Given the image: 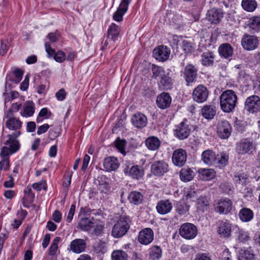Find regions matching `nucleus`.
<instances>
[{"label": "nucleus", "mask_w": 260, "mask_h": 260, "mask_svg": "<svg viewBox=\"0 0 260 260\" xmlns=\"http://www.w3.org/2000/svg\"><path fill=\"white\" fill-rule=\"evenodd\" d=\"M169 165L165 160H157L151 166V172L156 176H161L169 171Z\"/></svg>", "instance_id": "nucleus-14"}, {"label": "nucleus", "mask_w": 260, "mask_h": 260, "mask_svg": "<svg viewBox=\"0 0 260 260\" xmlns=\"http://www.w3.org/2000/svg\"><path fill=\"white\" fill-rule=\"evenodd\" d=\"M187 160V153L182 148L174 150L172 154V160L173 164L177 167H181L185 164Z\"/></svg>", "instance_id": "nucleus-16"}, {"label": "nucleus", "mask_w": 260, "mask_h": 260, "mask_svg": "<svg viewBox=\"0 0 260 260\" xmlns=\"http://www.w3.org/2000/svg\"><path fill=\"white\" fill-rule=\"evenodd\" d=\"M162 255V251L159 246H154L149 249V256L152 260L159 259Z\"/></svg>", "instance_id": "nucleus-44"}, {"label": "nucleus", "mask_w": 260, "mask_h": 260, "mask_svg": "<svg viewBox=\"0 0 260 260\" xmlns=\"http://www.w3.org/2000/svg\"><path fill=\"white\" fill-rule=\"evenodd\" d=\"M195 175L194 171L189 168H184L180 171V178L181 181L187 182L191 181Z\"/></svg>", "instance_id": "nucleus-28"}, {"label": "nucleus", "mask_w": 260, "mask_h": 260, "mask_svg": "<svg viewBox=\"0 0 260 260\" xmlns=\"http://www.w3.org/2000/svg\"><path fill=\"white\" fill-rule=\"evenodd\" d=\"M49 128L50 125L48 124H44L38 126L37 133L38 135H41L47 132Z\"/></svg>", "instance_id": "nucleus-58"}, {"label": "nucleus", "mask_w": 260, "mask_h": 260, "mask_svg": "<svg viewBox=\"0 0 260 260\" xmlns=\"http://www.w3.org/2000/svg\"><path fill=\"white\" fill-rule=\"evenodd\" d=\"M99 189L105 193H108L110 190L109 183L106 181L100 182Z\"/></svg>", "instance_id": "nucleus-55"}, {"label": "nucleus", "mask_w": 260, "mask_h": 260, "mask_svg": "<svg viewBox=\"0 0 260 260\" xmlns=\"http://www.w3.org/2000/svg\"><path fill=\"white\" fill-rule=\"evenodd\" d=\"M10 162L9 158H4L0 161V169L7 171L9 169Z\"/></svg>", "instance_id": "nucleus-56"}, {"label": "nucleus", "mask_w": 260, "mask_h": 260, "mask_svg": "<svg viewBox=\"0 0 260 260\" xmlns=\"http://www.w3.org/2000/svg\"><path fill=\"white\" fill-rule=\"evenodd\" d=\"M93 223L92 227L93 231L92 234L95 236H99L102 233L104 225L100 220L96 219H95Z\"/></svg>", "instance_id": "nucleus-48"}, {"label": "nucleus", "mask_w": 260, "mask_h": 260, "mask_svg": "<svg viewBox=\"0 0 260 260\" xmlns=\"http://www.w3.org/2000/svg\"><path fill=\"white\" fill-rule=\"evenodd\" d=\"M21 107H22L21 104H20V103L18 104L17 103H15L12 105L11 108H10L7 111H11V115H14V113L19 111V110L21 109Z\"/></svg>", "instance_id": "nucleus-62"}, {"label": "nucleus", "mask_w": 260, "mask_h": 260, "mask_svg": "<svg viewBox=\"0 0 260 260\" xmlns=\"http://www.w3.org/2000/svg\"><path fill=\"white\" fill-rule=\"evenodd\" d=\"M95 219L93 218H82L78 223V227L84 231H89L92 229L93 222Z\"/></svg>", "instance_id": "nucleus-33"}, {"label": "nucleus", "mask_w": 260, "mask_h": 260, "mask_svg": "<svg viewBox=\"0 0 260 260\" xmlns=\"http://www.w3.org/2000/svg\"><path fill=\"white\" fill-rule=\"evenodd\" d=\"M209 205V199L206 196L200 197L198 199L196 204L197 208L202 211L207 210Z\"/></svg>", "instance_id": "nucleus-38"}, {"label": "nucleus", "mask_w": 260, "mask_h": 260, "mask_svg": "<svg viewBox=\"0 0 260 260\" xmlns=\"http://www.w3.org/2000/svg\"><path fill=\"white\" fill-rule=\"evenodd\" d=\"M223 17V12L220 9H211L208 11L207 14V19L213 24L218 23Z\"/></svg>", "instance_id": "nucleus-23"}, {"label": "nucleus", "mask_w": 260, "mask_h": 260, "mask_svg": "<svg viewBox=\"0 0 260 260\" xmlns=\"http://www.w3.org/2000/svg\"><path fill=\"white\" fill-rule=\"evenodd\" d=\"M187 85L196 81L198 75L197 68L192 64H187L182 71Z\"/></svg>", "instance_id": "nucleus-12"}, {"label": "nucleus", "mask_w": 260, "mask_h": 260, "mask_svg": "<svg viewBox=\"0 0 260 260\" xmlns=\"http://www.w3.org/2000/svg\"><path fill=\"white\" fill-rule=\"evenodd\" d=\"M217 233L220 237H229L231 234V224L228 221L219 220L217 222Z\"/></svg>", "instance_id": "nucleus-18"}, {"label": "nucleus", "mask_w": 260, "mask_h": 260, "mask_svg": "<svg viewBox=\"0 0 260 260\" xmlns=\"http://www.w3.org/2000/svg\"><path fill=\"white\" fill-rule=\"evenodd\" d=\"M45 50L47 53L48 57H51L52 56H54L55 54V51L54 49L51 48L50 46V44L49 43L46 42L45 44Z\"/></svg>", "instance_id": "nucleus-60"}, {"label": "nucleus", "mask_w": 260, "mask_h": 260, "mask_svg": "<svg viewBox=\"0 0 260 260\" xmlns=\"http://www.w3.org/2000/svg\"><path fill=\"white\" fill-rule=\"evenodd\" d=\"M132 124L135 127L141 129L145 127L147 123L146 116L141 112H137L133 115L131 118Z\"/></svg>", "instance_id": "nucleus-22"}, {"label": "nucleus", "mask_w": 260, "mask_h": 260, "mask_svg": "<svg viewBox=\"0 0 260 260\" xmlns=\"http://www.w3.org/2000/svg\"><path fill=\"white\" fill-rule=\"evenodd\" d=\"M229 156L225 153H221L220 157L219 158L218 163L220 165V167L225 166L228 162Z\"/></svg>", "instance_id": "nucleus-54"}, {"label": "nucleus", "mask_w": 260, "mask_h": 260, "mask_svg": "<svg viewBox=\"0 0 260 260\" xmlns=\"http://www.w3.org/2000/svg\"><path fill=\"white\" fill-rule=\"evenodd\" d=\"M232 127L228 121L224 120L218 122L217 133L222 139H226L231 135Z\"/></svg>", "instance_id": "nucleus-20"}, {"label": "nucleus", "mask_w": 260, "mask_h": 260, "mask_svg": "<svg viewBox=\"0 0 260 260\" xmlns=\"http://www.w3.org/2000/svg\"><path fill=\"white\" fill-rule=\"evenodd\" d=\"M126 12V11L118 8L113 16V19L116 21H121L123 19V16Z\"/></svg>", "instance_id": "nucleus-51"}, {"label": "nucleus", "mask_w": 260, "mask_h": 260, "mask_svg": "<svg viewBox=\"0 0 260 260\" xmlns=\"http://www.w3.org/2000/svg\"><path fill=\"white\" fill-rule=\"evenodd\" d=\"M60 135V132H58L56 128L51 129L48 132V138L50 140H53Z\"/></svg>", "instance_id": "nucleus-57"}, {"label": "nucleus", "mask_w": 260, "mask_h": 260, "mask_svg": "<svg viewBox=\"0 0 260 260\" xmlns=\"http://www.w3.org/2000/svg\"><path fill=\"white\" fill-rule=\"evenodd\" d=\"M216 108L212 105L204 106L202 109L203 116L207 119H212L216 114Z\"/></svg>", "instance_id": "nucleus-32"}, {"label": "nucleus", "mask_w": 260, "mask_h": 260, "mask_svg": "<svg viewBox=\"0 0 260 260\" xmlns=\"http://www.w3.org/2000/svg\"><path fill=\"white\" fill-rule=\"evenodd\" d=\"M129 221L127 216H121L114 224L112 231V236L114 238H119L125 235L129 229Z\"/></svg>", "instance_id": "nucleus-4"}, {"label": "nucleus", "mask_w": 260, "mask_h": 260, "mask_svg": "<svg viewBox=\"0 0 260 260\" xmlns=\"http://www.w3.org/2000/svg\"><path fill=\"white\" fill-rule=\"evenodd\" d=\"M173 206L171 202L168 200H161L158 202L156 208L157 212L162 215L166 214L169 213Z\"/></svg>", "instance_id": "nucleus-26"}, {"label": "nucleus", "mask_w": 260, "mask_h": 260, "mask_svg": "<svg viewBox=\"0 0 260 260\" xmlns=\"http://www.w3.org/2000/svg\"><path fill=\"white\" fill-rule=\"evenodd\" d=\"M152 72L154 78H159L158 83L159 88L162 90H169L172 88L174 79L171 70H165L161 67L152 64Z\"/></svg>", "instance_id": "nucleus-1"}, {"label": "nucleus", "mask_w": 260, "mask_h": 260, "mask_svg": "<svg viewBox=\"0 0 260 260\" xmlns=\"http://www.w3.org/2000/svg\"><path fill=\"white\" fill-rule=\"evenodd\" d=\"M182 48L185 53L188 54L194 51L195 47L192 42L187 40H183Z\"/></svg>", "instance_id": "nucleus-47"}, {"label": "nucleus", "mask_w": 260, "mask_h": 260, "mask_svg": "<svg viewBox=\"0 0 260 260\" xmlns=\"http://www.w3.org/2000/svg\"><path fill=\"white\" fill-rule=\"evenodd\" d=\"M86 243L83 239H76L73 240L70 244L68 250L75 253H80L85 251Z\"/></svg>", "instance_id": "nucleus-21"}, {"label": "nucleus", "mask_w": 260, "mask_h": 260, "mask_svg": "<svg viewBox=\"0 0 260 260\" xmlns=\"http://www.w3.org/2000/svg\"><path fill=\"white\" fill-rule=\"evenodd\" d=\"M218 52L219 55L224 59L231 58L234 54V48L228 43L221 44L218 47Z\"/></svg>", "instance_id": "nucleus-24"}, {"label": "nucleus", "mask_w": 260, "mask_h": 260, "mask_svg": "<svg viewBox=\"0 0 260 260\" xmlns=\"http://www.w3.org/2000/svg\"><path fill=\"white\" fill-rule=\"evenodd\" d=\"M233 202L229 198H221L214 203V211L220 214H227L232 210Z\"/></svg>", "instance_id": "nucleus-5"}, {"label": "nucleus", "mask_w": 260, "mask_h": 260, "mask_svg": "<svg viewBox=\"0 0 260 260\" xmlns=\"http://www.w3.org/2000/svg\"><path fill=\"white\" fill-rule=\"evenodd\" d=\"M120 29L115 23H112L108 29V38L115 41L119 36Z\"/></svg>", "instance_id": "nucleus-37"}, {"label": "nucleus", "mask_w": 260, "mask_h": 260, "mask_svg": "<svg viewBox=\"0 0 260 260\" xmlns=\"http://www.w3.org/2000/svg\"><path fill=\"white\" fill-rule=\"evenodd\" d=\"M214 58V55L212 52H204L201 55V62L205 66H209L213 64Z\"/></svg>", "instance_id": "nucleus-36"}, {"label": "nucleus", "mask_w": 260, "mask_h": 260, "mask_svg": "<svg viewBox=\"0 0 260 260\" xmlns=\"http://www.w3.org/2000/svg\"><path fill=\"white\" fill-rule=\"evenodd\" d=\"M67 93L63 88L59 90L55 94L57 99L59 101H63L66 97Z\"/></svg>", "instance_id": "nucleus-64"}, {"label": "nucleus", "mask_w": 260, "mask_h": 260, "mask_svg": "<svg viewBox=\"0 0 260 260\" xmlns=\"http://www.w3.org/2000/svg\"><path fill=\"white\" fill-rule=\"evenodd\" d=\"M4 117L7 119L6 122V127L10 130L15 131V132H20L22 127V122L14 117V115H11V111H6L5 112Z\"/></svg>", "instance_id": "nucleus-10"}, {"label": "nucleus", "mask_w": 260, "mask_h": 260, "mask_svg": "<svg viewBox=\"0 0 260 260\" xmlns=\"http://www.w3.org/2000/svg\"><path fill=\"white\" fill-rule=\"evenodd\" d=\"M241 6L246 11L253 12L257 8V2L255 0H242Z\"/></svg>", "instance_id": "nucleus-40"}, {"label": "nucleus", "mask_w": 260, "mask_h": 260, "mask_svg": "<svg viewBox=\"0 0 260 260\" xmlns=\"http://www.w3.org/2000/svg\"><path fill=\"white\" fill-rule=\"evenodd\" d=\"M255 146L252 142L245 139L238 143L236 146L237 152L241 155L252 154L255 152Z\"/></svg>", "instance_id": "nucleus-9"}, {"label": "nucleus", "mask_w": 260, "mask_h": 260, "mask_svg": "<svg viewBox=\"0 0 260 260\" xmlns=\"http://www.w3.org/2000/svg\"><path fill=\"white\" fill-rule=\"evenodd\" d=\"M237 102V96L233 90H226L220 96V107L224 112H232L235 108Z\"/></svg>", "instance_id": "nucleus-3"}, {"label": "nucleus", "mask_w": 260, "mask_h": 260, "mask_svg": "<svg viewBox=\"0 0 260 260\" xmlns=\"http://www.w3.org/2000/svg\"><path fill=\"white\" fill-rule=\"evenodd\" d=\"M21 135L20 132H14L12 134L7 136L8 139L6 141L5 144L9 145V147L4 146L2 148L1 156L4 158H9V154L17 152L20 148V144L17 138Z\"/></svg>", "instance_id": "nucleus-2"}, {"label": "nucleus", "mask_w": 260, "mask_h": 260, "mask_svg": "<svg viewBox=\"0 0 260 260\" xmlns=\"http://www.w3.org/2000/svg\"><path fill=\"white\" fill-rule=\"evenodd\" d=\"M35 110V104L32 101H27L24 105L23 109L20 112V115L25 117L32 116Z\"/></svg>", "instance_id": "nucleus-29"}, {"label": "nucleus", "mask_w": 260, "mask_h": 260, "mask_svg": "<svg viewBox=\"0 0 260 260\" xmlns=\"http://www.w3.org/2000/svg\"><path fill=\"white\" fill-rule=\"evenodd\" d=\"M254 255L250 250L241 249L239 251V260H253Z\"/></svg>", "instance_id": "nucleus-46"}, {"label": "nucleus", "mask_w": 260, "mask_h": 260, "mask_svg": "<svg viewBox=\"0 0 260 260\" xmlns=\"http://www.w3.org/2000/svg\"><path fill=\"white\" fill-rule=\"evenodd\" d=\"M112 260H128V255L122 250H116L112 253Z\"/></svg>", "instance_id": "nucleus-45"}, {"label": "nucleus", "mask_w": 260, "mask_h": 260, "mask_svg": "<svg viewBox=\"0 0 260 260\" xmlns=\"http://www.w3.org/2000/svg\"><path fill=\"white\" fill-rule=\"evenodd\" d=\"M248 26L253 33L260 31V17L253 16L248 20Z\"/></svg>", "instance_id": "nucleus-34"}, {"label": "nucleus", "mask_w": 260, "mask_h": 260, "mask_svg": "<svg viewBox=\"0 0 260 260\" xmlns=\"http://www.w3.org/2000/svg\"><path fill=\"white\" fill-rule=\"evenodd\" d=\"M171 101L172 99L169 94L163 92L157 96L156 104L159 108L164 109L169 107Z\"/></svg>", "instance_id": "nucleus-27"}, {"label": "nucleus", "mask_w": 260, "mask_h": 260, "mask_svg": "<svg viewBox=\"0 0 260 260\" xmlns=\"http://www.w3.org/2000/svg\"><path fill=\"white\" fill-rule=\"evenodd\" d=\"M46 182L45 181H41L39 182L34 183L32 185V187L34 189H36L37 190H41L42 189H46Z\"/></svg>", "instance_id": "nucleus-63"}, {"label": "nucleus", "mask_w": 260, "mask_h": 260, "mask_svg": "<svg viewBox=\"0 0 260 260\" xmlns=\"http://www.w3.org/2000/svg\"><path fill=\"white\" fill-rule=\"evenodd\" d=\"M154 238L153 231L150 228L142 230L138 236V241L141 244L148 245L151 243Z\"/></svg>", "instance_id": "nucleus-17"}, {"label": "nucleus", "mask_w": 260, "mask_h": 260, "mask_svg": "<svg viewBox=\"0 0 260 260\" xmlns=\"http://www.w3.org/2000/svg\"><path fill=\"white\" fill-rule=\"evenodd\" d=\"M184 197L186 200L193 201L197 197V192L193 189H187L185 192Z\"/></svg>", "instance_id": "nucleus-52"}, {"label": "nucleus", "mask_w": 260, "mask_h": 260, "mask_svg": "<svg viewBox=\"0 0 260 260\" xmlns=\"http://www.w3.org/2000/svg\"><path fill=\"white\" fill-rule=\"evenodd\" d=\"M123 171L125 175L137 180L141 178L144 174V171L140 166H134L128 162H126L123 166Z\"/></svg>", "instance_id": "nucleus-8"}, {"label": "nucleus", "mask_w": 260, "mask_h": 260, "mask_svg": "<svg viewBox=\"0 0 260 260\" xmlns=\"http://www.w3.org/2000/svg\"><path fill=\"white\" fill-rule=\"evenodd\" d=\"M239 216L242 221L248 222L253 218V212L249 208H243L240 211Z\"/></svg>", "instance_id": "nucleus-35"}, {"label": "nucleus", "mask_w": 260, "mask_h": 260, "mask_svg": "<svg viewBox=\"0 0 260 260\" xmlns=\"http://www.w3.org/2000/svg\"><path fill=\"white\" fill-rule=\"evenodd\" d=\"M216 159V156L214 152L211 150L204 151L202 154V159L207 165H212Z\"/></svg>", "instance_id": "nucleus-30"}, {"label": "nucleus", "mask_w": 260, "mask_h": 260, "mask_svg": "<svg viewBox=\"0 0 260 260\" xmlns=\"http://www.w3.org/2000/svg\"><path fill=\"white\" fill-rule=\"evenodd\" d=\"M145 144L149 150H156L160 146V141L156 137L151 136L146 140Z\"/></svg>", "instance_id": "nucleus-31"}, {"label": "nucleus", "mask_w": 260, "mask_h": 260, "mask_svg": "<svg viewBox=\"0 0 260 260\" xmlns=\"http://www.w3.org/2000/svg\"><path fill=\"white\" fill-rule=\"evenodd\" d=\"M175 208L178 214L183 215L188 212L190 206L184 202L180 201L176 203Z\"/></svg>", "instance_id": "nucleus-41"}, {"label": "nucleus", "mask_w": 260, "mask_h": 260, "mask_svg": "<svg viewBox=\"0 0 260 260\" xmlns=\"http://www.w3.org/2000/svg\"><path fill=\"white\" fill-rule=\"evenodd\" d=\"M170 54V50L166 46L161 45L155 48L153 51L154 57L161 61L167 60Z\"/></svg>", "instance_id": "nucleus-19"}, {"label": "nucleus", "mask_w": 260, "mask_h": 260, "mask_svg": "<svg viewBox=\"0 0 260 260\" xmlns=\"http://www.w3.org/2000/svg\"><path fill=\"white\" fill-rule=\"evenodd\" d=\"M103 165L107 171L111 172L117 170L119 166V163L116 157L109 156L105 158Z\"/></svg>", "instance_id": "nucleus-25"}, {"label": "nucleus", "mask_w": 260, "mask_h": 260, "mask_svg": "<svg viewBox=\"0 0 260 260\" xmlns=\"http://www.w3.org/2000/svg\"><path fill=\"white\" fill-rule=\"evenodd\" d=\"M244 109L249 113H256L260 111V98L256 95L248 97L245 102Z\"/></svg>", "instance_id": "nucleus-7"}, {"label": "nucleus", "mask_w": 260, "mask_h": 260, "mask_svg": "<svg viewBox=\"0 0 260 260\" xmlns=\"http://www.w3.org/2000/svg\"><path fill=\"white\" fill-rule=\"evenodd\" d=\"M190 128L186 120H184L176 126L174 131V135L180 140L186 139L189 135Z\"/></svg>", "instance_id": "nucleus-13"}, {"label": "nucleus", "mask_w": 260, "mask_h": 260, "mask_svg": "<svg viewBox=\"0 0 260 260\" xmlns=\"http://www.w3.org/2000/svg\"><path fill=\"white\" fill-rule=\"evenodd\" d=\"M76 206L74 204H72L71 206L67 218V221L68 222H71L73 219L75 211Z\"/></svg>", "instance_id": "nucleus-61"}, {"label": "nucleus", "mask_w": 260, "mask_h": 260, "mask_svg": "<svg viewBox=\"0 0 260 260\" xmlns=\"http://www.w3.org/2000/svg\"><path fill=\"white\" fill-rule=\"evenodd\" d=\"M128 200L131 203L138 205L142 203L143 196L140 192L134 191L129 194Z\"/></svg>", "instance_id": "nucleus-39"}, {"label": "nucleus", "mask_w": 260, "mask_h": 260, "mask_svg": "<svg viewBox=\"0 0 260 260\" xmlns=\"http://www.w3.org/2000/svg\"><path fill=\"white\" fill-rule=\"evenodd\" d=\"M60 241V238L56 237L53 240L51 246L49 248V254L50 255H54L58 249V244Z\"/></svg>", "instance_id": "nucleus-49"}, {"label": "nucleus", "mask_w": 260, "mask_h": 260, "mask_svg": "<svg viewBox=\"0 0 260 260\" xmlns=\"http://www.w3.org/2000/svg\"><path fill=\"white\" fill-rule=\"evenodd\" d=\"M209 95V91L206 87L199 85L193 90L192 97L193 100L199 103L205 102Z\"/></svg>", "instance_id": "nucleus-15"}, {"label": "nucleus", "mask_w": 260, "mask_h": 260, "mask_svg": "<svg viewBox=\"0 0 260 260\" xmlns=\"http://www.w3.org/2000/svg\"><path fill=\"white\" fill-rule=\"evenodd\" d=\"M180 236L187 240L194 239L198 234L197 226L191 223L186 222L182 224L179 229Z\"/></svg>", "instance_id": "nucleus-6"}, {"label": "nucleus", "mask_w": 260, "mask_h": 260, "mask_svg": "<svg viewBox=\"0 0 260 260\" xmlns=\"http://www.w3.org/2000/svg\"><path fill=\"white\" fill-rule=\"evenodd\" d=\"M53 58L56 61L61 63L66 60V56L63 51H58L54 54Z\"/></svg>", "instance_id": "nucleus-53"}, {"label": "nucleus", "mask_w": 260, "mask_h": 260, "mask_svg": "<svg viewBox=\"0 0 260 260\" xmlns=\"http://www.w3.org/2000/svg\"><path fill=\"white\" fill-rule=\"evenodd\" d=\"M237 239L239 242L245 243L250 240V237L248 232L243 230H239Z\"/></svg>", "instance_id": "nucleus-50"}, {"label": "nucleus", "mask_w": 260, "mask_h": 260, "mask_svg": "<svg viewBox=\"0 0 260 260\" xmlns=\"http://www.w3.org/2000/svg\"><path fill=\"white\" fill-rule=\"evenodd\" d=\"M221 189L225 193L230 194L231 191H232L233 187L231 184L229 183H222L220 185Z\"/></svg>", "instance_id": "nucleus-59"}, {"label": "nucleus", "mask_w": 260, "mask_h": 260, "mask_svg": "<svg viewBox=\"0 0 260 260\" xmlns=\"http://www.w3.org/2000/svg\"><path fill=\"white\" fill-rule=\"evenodd\" d=\"M23 72L20 69H16L13 71V75L7 77V81L10 80L16 84L18 83L22 79Z\"/></svg>", "instance_id": "nucleus-42"}, {"label": "nucleus", "mask_w": 260, "mask_h": 260, "mask_svg": "<svg viewBox=\"0 0 260 260\" xmlns=\"http://www.w3.org/2000/svg\"><path fill=\"white\" fill-rule=\"evenodd\" d=\"M201 178L205 181L210 180L215 176V172L213 169H204L200 172Z\"/></svg>", "instance_id": "nucleus-43"}, {"label": "nucleus", "mask_w": 260, "mask_h": 260, "mask_svg": "<svg viewBox=\"0 0 260 260\" xmlns=\"http://www.w3.org/2000/svg\"><path fill=\"white\" fill-rule=\"evenodd\" d=\"M258 44V38L254 35L245 34L241 40V45L246 50H253L257 48Z\"/></svg>", "instance_id": "nucleus-11"}]
</instances>
